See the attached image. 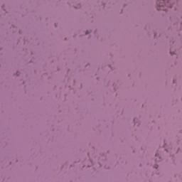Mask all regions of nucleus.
I'll use <instances>...</instances> for the list:
<instances>
[{
  "instance_id": "f257e3e1",
  "label": "nucleus",
  "mask_w": 182,
  "mask_h": 182,
  "mask_svg": "<svg viewBox=\"0 0 182 182\" xmlns=\"http://www.w3.org/2000/svg\"><path fill=\"white\" fill-rule=\"evenodd\" d=\"M161 2H164V3H161L159 4V6H164V5H166V2H167L168 0H160Z\"/></svg>"
}]
</instances>
